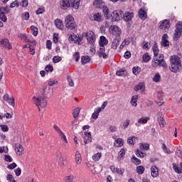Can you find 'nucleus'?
<instances>
[{"label": "nucleus", "instance_id": "c03bdc74", "mask_svg": "<svg viewBox=\"0 0 182 182\" xmlns=\"http://www.w3.org/2000/svg\"><path fill=\"white\" fill-rule=\"evenodd\" d=\"M117 76H126L127 75V71L124 69H120L116 73Z\"/></svg>", "mask_w": 182, "mask_h": 182}, {"label": "nucleus", "instance_id": "bb28decb", "mask_svg": "<svg viewBox=\"0 0 182 182\" xmlns=\"http://www.w3.org/2000/svg\"><path fill=\"white\" fill-rule=\"evenodd\" d=\"M54 23L56 28H58V29H60V31H63L64 26H63V21H62V20L57 18L55 20Z\"/></svg>", "mask_w": 182, "mask_h": 182}, {"label": "nucleus", "instance_id": "58836bf2", "mask_svg": "<svg viewBox=\"0 0 182 182\" xmlns=\"http://www.w3.org/2000/svg\"><path fill=\"white\" fill-rule=\"evenodd\" d=\"M30 29L31 31V33L33 36H38V27L35 26H31L30 27Z\"/></svg>", "mask_w": 182, "mask_h": 182}, {"label": "nucleus", "instance_id": "680f3d73", "mask_svg": "<svg viewBox=\"0 0 182 182\" xmlns=\"http://www.w3.org/2000/svg\"><path fill=\"white\" fill-rule=\"evenodd\" d=\"M102 157V153H97L92 156V160H99Z\"/></svg>", "mask_w": 182, "mask_h": 182}, {"label": "nucleus", "instance_id": "a211bd4d", "mask_svg": "<svg viewBox=\"0 0 182 182\" xmlns=\"http://www.w3.org/2000/svg\"><path fill=\"white\" fill-rule=\"evenodd\" d=\"M80 0H70V7L73 9H79Z\"/></svg>", "mask_w": 182, "mask_h": 182}, {"label": "nucleus", "instance_id": "4468645a", "mask_svg": "<svg viewBox=\"0 0 182 182\" xmlns=\"http://www.w3.org/2000/svg\"><path fill=\"white\" fill-rule=\"evenodd\" d=\"M93 5L98 9H103L106 6V3L103 0H95Z\"/></svg>", "mask_w": 182, "mask_h": 182}, {"label": "nucleus", "instance_id": "774afa93", "mask_svg": "<svg viewBox=\"0 0 182 182\" xmlns=\"http://www.w3.org/2000/svg\"><path fill=\"white\" fill-rule=\"evenodd\" d=\"M74 176L73 175H70L65 178V181L67 182H73Z\"/></svg>", "mask_w": 182, "mask_h": 182}, {"label": "nucleus", "instance_id": "393cba45", "mask_svg": "<svg viewBox=\"0 0 182 182\" xmlns=\"http://www.w3.org/2000/svg\"><path fill=\"white\" fill-rule=\"evenodd\" d=\"M139 16L140 19H142V21H144L147 18V12L146 11V10H144V8L140 9V10L139 11Z\"/></svg>", "mask_w": 182, "mask_h": 182}, {"label": "nucleus", "instance_id": "bf43d9fd", "mask_svg": "<svg viewBox=\"0 0 182 182\" xmlns=\"http://www.w3.org/2000/svg\"><path fill=\"white\" fill-rule=\"evenodd\" d=\"M18 6H19V1L18 0L13 1L10 4V8H18Z\"/></svg>", "mask_w": 182, "mask_h": 182}, {"label": "nucleus", "instance_id": "5fc2aeb1", "mask_svg": "<svg viewBox=\"0 0 182 182\" xmlns=\"http://www.w3.org/2000/svg\"><path fill=\"white\" fill-rule=\"evenodd\" d=\"M158 122L161 127H164V126H166V122H164V118L159 117Z\"/></svg>", "mask_w": 182, "mask_h": 182}, {"label": "nucleus", "instance_id": "8fccbe9b", "mask_svg": "<svg viewBox=\"0 0 182 182\" xmlns=\"http://www.w3.org/2000/svg\"><path fill=\"white\" fill-rule=\"evenodd\" d=\"M67 79L69 86H70V87H73V86H75V82H73V79L72 78V77L70 75H68L67 77Z\"/></svg>", "mask_w": 182, "mask_h": 182}, {"label": "nucleus", "instance_id": "f8f14e48", "mask_svg": "<svg viewBox=\"0 0 182 182\" xmlns=\"http://www.w3.org/2000/svg\"><path fill=\"white\" fill-rule=\"evenodd\" d=\"M14 150L17 156H22L23 154V146L20 144H15Z\"/></svg>", "mask_w": 182, "mask_h": 182}, {"label": "nucleus", "instance_id": "39448f33", "mask_svg": "<svg viewBox=\"0 0 182 182\" xmlns=\"http://www.w3.org/2000/svg\"><path fill=\"white\" fill-rule=\"evenodd\" d=\"M109 32L110 35H112L115 38H120L122 33V28L116 25L111 26L109 28Z\"/></svg>", "mask_w": 182, "mask_h": 182}, {"label": "nucleus", "instance_id": "49530a36", "mask_svg": "<svg viewBox=\"0 0 182 182\" xmlns=\"http://www.w3.org/2000/svg\"><path fill=\"white\" fill-rule=\"evenodd\" d=\"M141 72V68H140L139 66L134 67L132 68V73L135 75H137Z\"/></svg>", "mask_w": 182, "mask_h": 182}, {"label": "nucleus", "instance_id": "2eb2a0df", "mask_svg": "<svg viewBox=\"0 0 182 182\" xmlns=\"http://www.w3.org/2000/svg\"><path fill=\"white\" fill-rule=\"evenodd\" d=\"M99 58H103V59H107L108 55L106 53V49L105 47H100L99 50L97 52Z\"/></svg>", "mask_w": 182, "mask_h": 182}, {"label": "nucleus", "instance_id": "79ce46f5", "mask_svg": "<svg viewBox=\"0 0 182 182\" xmlns=\"http://www.w3.org/2000/svg\"><path fill=\"white\" fill-rule=\"evenodd\" d=\"M81 62L82 65H86V63H89L90 62V57L85 55L81 57Z\"/></svg>", "mask_w": 182, "mask_h": 182}, {"label": "nucleus", "instance_id": "f3484780", "mask_svg": "<svg viewBox=\"0 0 182 182\" xmlns=\"http://www.w3.org/2000/svg\"><path fill=\"white\" fill-rule=\"evenodd\" d=\"M83 139L85 144L92 143V132H85Z\"/></svg>", "mask_w": 182, "mask_h": 182}, {"label": "nucleus", "instance_id": "6ab92c4d", "mask_svg": "<svg viewBox=\"0 0 182 182\" xmlns=\"http://www.w3.org/2000/svg\"><path fill=\"white\" fill-rule=\"evenodd\" d=\"M60 6L61 9H68L70 8V1L69 0H61L60 2Z\"/></svg>", "mask_w": 182, "mask_h": 182}, {"label": "nucleus", "instance_id": "4be33fe9", "mask_svg": "<svg viewBox=\"0 0 182 182\" xmlns=\"http://www.w3.org/2000/svg\"><path fill=\"white\" fill-rule=\"evenodd\" d=\"M1 45L4 46V48H6V49H12V46L11 45V43H9V40L7 38L1 40Z\"/></svg>", "mask_w": 182, "mask_h": 182}, {"label": "nucleus", "instance_id": "7ed1b4c3", "mask_svg": "<svg viewBox=\"0 0 182 182\" xmlns=\"http://www.w3.org/2000/svg\"><path fill=\"white\" fill-rule=\"evenodd\" d=\"M150 150V145L149 144H139V149L135 151V154L139 159H144L146 156V153L143 151H148Z\"/></svg>", "mask_w": 182, "mask_h": 182}, {"label": "nucleus", "instance_id": "a878e982", "mask_svg": "<svg viewBox=\"0 0 182 182\" xmlns=\"http://www.w3.org/2000/svg\"><path fill=\"white\" fill-rule=\"evenodd\" d=\"M110 168L112 173H117V174L123 175V173H124V169L122 168H116L114 166H111Z\"/></svg>", "mask_w": 182, "mask_h": 182}, {"label": "nucleus", "instance_id": "72a5a7b5", "mask_svg": "<svg viewBox=\"0 0 182 182\" xmlns=\"http://www.w3.org/2000/svg\"><path fill=\"white\" fill-rule=\"evenodd\" d=\"M123 139L118 138L114 141V145L115 147H122L123 146Z\"/></svg>", "mask_w": 182, "mask_h": 182}, {"label": "nucleus", "instance_id": "5701e85b", "mask_svg": "<svg viewBox=\"0 0 182 182\" xmlns=\"http://www.w3.org/2000/svg\"><path fill=\"white\" fill-rule=\"evenodd\" d=\"M168 38V35L164 34L161 38V46H168L170 45V42H168V40H167Z\"/></svg>", "mask_w": 182, "mask_h": 182}, {"label": "nucleus", "instance_id": "ea45409f", "mask_svg": "<svg viewBox=\"0 0 182 182\" xmlns=\"http://www.w3.org/2000/svg\"><path fill=\"white\" fill-rule=\"evenodd\" d=\"M153 82H154L155 83H159V82H160V80H161V75H160V73H157L154 75V76L152 78Z\"/></svg>", "mask_w": 182, "mask_h": 182}, {"label": "nucleus", "instance_id": "052dcab7", "mask_svg": "<svg viewBox=\"0 0 182 182\" xmlns=\"http://www.w3.org/2000/svg\"><path fill=\"white\" fill-rule=\"evenodd\" d=\"M150 45V43H149V42L147 41H144L142 43V48L143 49H145L146 50H149V49H150V47H149Z\"/></svg>", "mask_w": 182, "mask_h": 182}, {"label": "nucleus", "instance_id": "4c0bfd02", "mask_svg": "<svg viewBox=\"0 0 182 182\" xmlns=\"http://www.w3.org/2000/svg\"><path fill=\"white\" fill-rule=\"evenodd\" d=\"M137 141V137L136 136H129L127 139L128 144H132V146Z\"/></svg>", "mask_w": 182, "mask_h": 182}, {"label": "nucleus", "instance_id": "69168bd1", "mask_svg": "<svg viewBox=\"0 0 182 182\" xmlns=\"http://www.w3.org/2000/svg\"><path fill=\"white\" fill-rule=\"evenodd\" d=\"M0 20H1L2 22H7L8 18L6 14H0Z\"/></svg>", "mask_w": 182, "mask_h": 182}, {"label": "nucleus", "instance_id": "e433bc0d", "mask_svg": "<svg viewBox=\"0 0 182 182\" xmlns=\"http://www.w3.org/2000/svg\"><path fill=\"white\" fill-rule=\"evenodd\" d=\"M180 166L182 168V162L180 164ZM173 168L175 171V173H178V174H181L182 173V169L178 168V166H177V164H173Z\"/></svg>", "mask_w": 182, "mask_h": 182}, {"label": "nucleus", "instance_id": "4d7b16f0", "mask_svg": "<svg viewBox=\"0 0 182 182\" xmlns=\"http://www.w3.org/2000/svg\"><path fill=\"white\" fill-rule=\"evenodd\" d=\"M108 130L109 132H111V133H116V132H117V127L114 125H110Z\"/></svg>", "mask_w": 182, "mask_h": 182}, {"label": "nucleus", "instance_id": "a19ab883", "mask_svg": "<svg viewBox=\"0 0 182 182\" xmlns=\"http://www.w3.org/2000/svg\"><path fill=\"white\" fill-rule=\"evenodd\" d=\"M130 124V119H125L123 122L122 124L120 125L121 129H127Z\"/></svg>", "mask_w": 182, "mask_h": 182}, {"label": "nucleus", "instance_id": "b1692460", "mask_svg": "<svg viewBox=\"0 0 182 182\" xmlns=\"http://www.w3.org/2000/svg\"><path fill=\"white\" fill-rule=\"evenodd\" d=\"M18 38H19V39H21V41H22L25 43H31V40H29V38H28V36H26V34L25 33H18Z\"/></svg>", "mask_w": 182, "mask_h": 182}, {"label": "nucleus", "instance_id": "e2e57ef3", "mask_svg": "<svg viewBox=\"0 0 182 182\" xmlns=\"http://www.w3.org/2000/svg\"><path fill=\"white\" fill-rule=\"evenodd\" d=\"M24 21H29V12H24L22 16Z\"/></svg>", "mask_w": 182, "mask_h": 182}, {"label": "nucleus", "instance_id": "cd10ccee", "mask_svg": "<svg viewBox=\"0 0 182 182\" xmlns=\"http://www.w3.org/2000/svg\"><path fill=\"white\" fill-rule=\"evenodd\" d=\"M102 12L104 14L105 18H106L107 19H111L112 14H110V13L109 12V8H107V6H105L102 8Z\"/></svg>", "mask_w": 182, "mask_h": 182}, {"label": "nucleus", "instance_id": "6e6d98bb", "mask_svg": "<svg viewBox=\"0 0 182 182\" xmlns=\"http://www.w3.org/2000/svg\"><path fill=\"white\" fill-rule=\"evenodd\" d=\"M62 60V57L59 55H55L53 58V63H59Z\"/></svg>", "mask_w": 182, "mask_h": 182}, {"label": "nucleus", "instance_id": "a18cd8bd", "mask_svg": "<svg viewBox=\"0 0 182 182\" xmlns=\"http://www.w3.org/2000/svg\"><path fill=\"white\" fill-rule=\"evenodd\" d=\"M151 59V57H150L148 53H144L142 56V60L145 63H147V62H149Z\"/></svg>", "mask_w": 182, "mask_h": 182}, {"label": "nucleus", "instance_id": "7c9ffc66", "mask_svg": "<svg viewBox=\"0 0 182 182\" xmlns=\"http://www.w3.org/2000/svg\"><path fill=\"white\" fill-rule=\"evenodd\" d=\"M134 89L135 92H139V90H141V92H144V89H145L144 83L143 82L139 83L137 85L134 87Z\"/></svg>", "mask_w": 182, "mask_h": 182}, {"label": "nucleus", "instance_id": "dca6fc26", "mask_svg": "<svg viewBox=\"0 0 182 182\" xmlns=\"http://www.w3.org/2000/svg\"><path fill=\"white\" fill-rule=\"evenodd\" d=\"M149 120H150V117H142L137 120V122L135 123V126H136L137 127H139L141 124H145V123H147Z\"/></svg>", "mask_w": 182, "mask_h": 182}, {"label": "nucleus", "instance_id": "9b49d317", "mask_svg": "<svg viewBox=\"0 0 182 182\" xmlns=\"http://www.w3.org/2000/svg\"><path fill=\"white\" fill-rule=\"evenodd\" d=\"M69 41L70 43H76L77 45H79L80 42H82V38L77 37L75 34H71L69 36Z\"/></svg>", "mask_w": 182, "mask_h": 182}, {"label": "nucleus", "instance_id": "de8ad7c7", "mask_svg": "<svg viewBox=\"0 0 182 182\" xmlns=\"http://www.w3.org/2000/svg\"><path fill=\"white\" fill-rule=\"evenodd\" d=\"M10 10L8 7H1L0 8V15H4L5 14H9Z\"/></svg>", "mask_w": 182, "mask_h": 182}, {"label": "nucleus", "instance_id": "2f4dec72", "mask_svg": "<svg viewBox=\"0 0 182 182\" xmlns=\"http://www.w3.org/2000/svg\"><path fill=\"white\" fill-rule=\"evenodd\" d=\"M137 100H139V95H134L131 99V105L134 106V107H136L137 106Z\"/></svg>", "mask_w": 182, "mask_h": 182}, {"label": "nucleus", "instance_id": "473e14b6", "mask_svg": "<svg viewBox=\"0 0 182 182\" xmlns=\"http://www.w3.org/2000/svg\"><path fill=\"white\" fill-rule=\"evenodd\" d=\"M153 53L155 58L159 56V47L157 46V43L154 42V46L152 47Z\"/></svg>", "mask_w": 182, "mask_h": 182}, {"label": "nucleus", "instance_id": "c85d7f7f", "mask_svg": "<svg viewBox=\"0 0 182 182\" xmlns=\"http://www.w3.org/2000/svg\"><path fill=\"white\" fill-rule=\"evenodd\" d=\"M151 174L155 178L156 177H159V168L156 166L151 167Z\"/></svg>", "mask_w": 182, "mask_h": 182}, {"label": "nucleus", "instance_id": "f704fd0d", "mask_svg": "<svg viewBox=\"0 0 182 182\" xmlns=\"http://www.w3.org/2000/svg\"><path fill=\"white\" fill-rule=\"evenodd\" d=\"M161 149L164 151V153H166V154H171V153H173L174 151L170 150L167 146H166V144H162Z\"/></svg>", "mask_w": 182, "mask_h": 182}, {"label": "nucleus", "instance_id": "0eeeda50", "mask_svg": "<svg viewBox=\"0 0 182 182\" xmlns=\"http://www.w3.org/2000/svg\"><path fill=\"white\" fill-rule=\"evenodd\" d=\"M111 19L112 22H117L123 19V11L115 10L111 14Z\"/></svg>", "mask_w": 182, "mask_h": 182}, {"label": "nucleus", "instance_id": "f257e3e1", "mask_svg": "<svg viewBox=\"0 0 182 182\" xmlns=\"http://www.w3.org/2000/svg\"><path fill=\"white\" fill-rule=\"evenodd\" d=\"M170 70L172 73H178L182 69L181 58L178 55H171L169 58Z\"/></svg>", "mask_w": 182, "mask_h": 182}, {"label": "nucleus", "instance_id": "aec40b11", "mask_svg": "<svg viewBox=\"0 0 182 182\" xmlns=\"http://www.w3.org/2000/svg\"><path fill=\"white\" fill-rule=\"evenodd\" d=\"M91 21H95L96 22H102L103 21V16L102 14L97 13L93 14L92 17H90Z\"/></svg>", "mask_w": 182, "mask_h": 182}, {"label": "nucleus", "instance_id": "c9c22d12", "mask_svg": "<svg viewBox=\"0 0 182 182\" xmlns=\"http://www.w3.org/2000/svg\"><path fill=\"white\" fill-rule=\"evenodd\" d=\"M102 111L99 109L95 108L93 114H92V118L94 119V120H97V119L99 118V113H100Z\"/></svg>", "mask_w": 182, "mask_h": 182}, {"label": "nucleus", "instance_id": "9d476101", "mask_svg": "<svg viewBox=\"0 0 182 182\" xmlns=\"http://www.w3.org/2000/svg\"><path fill=\"white\" fill-rule=\"evenodd\" d=\"M170 20H162L159 22V29H163L164 31H166V29H168V28H170Z\"/></svg>", "mask_w": 182, "mask_h": 182}, {"label": "nucleus", "instance_id": "864d4df0", "mask_svg": "<svg viewBox=\"0 0 182 182\" xmlns=\"http://www.w3.org/2000/svg\"><path fill=\"white\" fill-rule=\"evenodd\" d=\"M7 102L12 107H15V98L14 97H10Z\"/></svg>", "mask_w": 182, "mask_h": 182}, {"label": "nucleus", "instance_id": "13d9d810", "mask_svg": "<svg viewBox=\"0 0 182 182\" xmlns=\"http://www.w3.org/2000/svg\"><path fill=\"white\" fill-rule=\"evenodd\" d=\"M136 173L138 174H143L144 173V167L143 166H139L136 168Z\"/></svg>", "mask_w": 182, "mask_h": 182}, {"label": "nucleus", "instance_id": "3c124183", "mask_svg": "<svg viewBox=\"0 0 182 182\" xmlns=\"http://www.w3.org/2000/svg\"><path fill=\"white\" fill-rule=\"evenodd\" d=\"M79 113H80V108L77 107V108H75L74 110H73V117L75 119H76L77 117V116H79Z\"/></svg>", "mask_w": 182, "mask_h": 182}, {"label": "nucleus", "instance_id": "412c9836", "mask_svg": "<svg viewBox=\"0 0 182 182\" xmlns=\"http://www.w3.org/2000/svg\"><path fill=\"white\" fill-rule=\"evenodd\" d=\"M108 43H109V40H107V38H106L105 36H100V41H99L100 48H105V46H106V45H107Z\"/></svg>", "mask_w": 182, "mask_h": 182}, {"label": "nucleus", "instance_id": "20e7f679", "mask_svg": "<svg viewBox=\"0 0 182 182\" xmlns=\"http://www.w3.org/2000/svg\"><path fill=\"white\" fill-rule=\"evenodd\" d=\"M65 28L68 29H76V23H75V18L70 14L68 15L65 18Z\"/></svg>", "mask_w": 182, "mask_h": 182}, {"label": "nucleus", "instance_id": "0e129e2a", "mask_svg": "<svg viewBox=\"0 0 182 182\" xmlns=\"http://www.w3.org/2000/svg\"><path fill=\"white\" fill-rule=\"evenodd\" d=\"M1 129L2 130V132H6L9 131V127H8V126L5 125V124H2L0 126Z\"/></svg>", "mask_w": 182, "mask_h": 182}, {"label": "nucleus", "instance_id": "1a4fd4ad", "mask_svg": "<svg viewBox=\"0 0 182 182\" xmlns=\"http://www.w3.org/2000/svg\"><path fill=\"white\" fill-rule=\"evenodd\" d=\"M156 58L157 57L154 58L151 61V66H153V68H157V66L167 68V64L166 63V60H164V59L161 58V60H159Z\"/></svg>", "mask_w": 182, "mask_h": 182}, {"label": "nucleus", "instance_id": "6e6552de", "mask_svg": "<svg viewBox=\"0 0 182 182\" xmlns=\"http://www.w3.org/2000/svg\"><path fill=\"white\" fill-rule=\"evenodd\" d=\"M182 33V21H179L176 25L175 33L173 34L174 41H178Z\"/></svg>", "mask_w": 182, "mask_h": 182}, {"label": "nucleus", "instance_id": "f03ea898", "mask_svg": "<svg viewBox=\"0 0 182 182\" xmlns=\"http://www.w3.org/2000/svg\"><path fill=\"white\" fill-rule=\"evenodd\" d=\"M32 99L40 112L41 109H45L48 106V100L45 96L33 97Z\"/></svg>", "mask_w": 182, "mask_h": 182}, {"label": "nucleus", "instance_id": "338daca9", "mask_svg": "<svg viewBox=\"0 0 182 182\" xmlns=\"http://www.w3.org/2000/svg\"><path fill=\"white\" fill-rule=\"evenodd\" d=\"M58 82L56 80H53L48 82V86H55V85H58Z\"/></svg>", "mask_w": 182, "mask_h": 182}, {"label": "nucleus", "instance_id": "09e8293b", "mask_svg": "<svg viewBox=\"0 0 182 182\" xmlns=\"http://www.w3.org/2000/svg\"><path fill=\"white\" fill-rule=\"evenodd\" d=\"M128 45H130V41H129V39H125L120 45L119 49H123L124 46H128Z\"/></svg>", "mask_w": 182, "mask_h": 182}, {"label": "nucleus", "instance_id": "c756f323", "mask_svg": "<svg viewBox=\"0 0 182 182\" xmlns=\"http://www.w3.org/2000/svg\"><path fill=\"white\" fill-rule=\"evenodd\" d=\"M119 42H120V40H119V38H115L112 40V45H111V48L112 49H117V47L119 46Z\"/></svg>", "mask_w": 182, "mask_h": 182}, {"label": "nucleus", "instance_id": "603ef678", "mask_svg": "<svg viewBox=\"0 0 182 182\" xmlns=\"http://www.w3.org/2000/svg\"><path fill=\"white\" fill-rule=\"evenodd\" d=\"M124 154H126V149H122L118 154V159H123L124 157Z\"/></svg>", "mask_w": 182, "mask_h": 182}, {"label": "nucleus", "instance_id": "37998d69", "mask_svg": "<svg viewBox=\"0 0 182 182\" xmlns=\"http://www.w3.org/2000/svg\"><path fill=\"white\" fill-rule=\"evenodd\" d=\"M58 135L61 140L64 141V144H68V139L66 138V135L65 134V133L63 132H60V134H58Z\"/></svg>", "mask_w": 182, "mask_h": 182}, {"label": "nucleus", "instance_id": "ddd939ff", "mask_svg": "<svg viewBox=\"0 0 182 182\" xmlns=\"http://www.w3.org/2000/svg\"><path fill=\"white\" fill-rule=\"evenodd\" d=\"M122 15V18L125 22H130V21L133 19V16H134V14L132 11H127Z\"/></svg>", "mask_w": 182, "mask_h": 182}, {"label": "nucleus", "instance_id": "423d86ee", "mask_svg": "<svg viewBox=\"0 0 182 182\" xmlns=\"http://www.w3.org/2000/svg\"><path fill=\"white\" fill-rule=\"evenodd\" d=\"M84 38H86L87 43L89 45H93L96 42V34L93 31H88L82 34Z\"/></svg>", "mask_w": 182, "mask_h": 182}]
</instances>
